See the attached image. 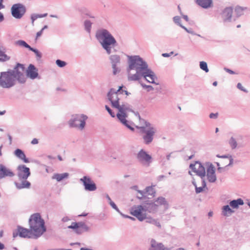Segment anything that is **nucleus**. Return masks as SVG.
I'll return each mask as SVG.
<instances>
[{"label":"nucleus","mask_w":250,"mask_h":250,"mask_svg":"<svg viewBox=\"0 0 250 250\" xmlns=\"http://www.w3.org/2000/svg\"><path fill=\"white\" fill-rule=\"evenodd\" d=\"M128 66L126 68L129 81L140 80V76L148 65L147 62L140 56H127Z\"/></svg>","instance_id":"f257e3e1"},{"label":"nucleus","mask_w":250,"mask_h":250,"mask_svg":"<svg viewBox=\"0 0 250 250\" xmlns=\"http://www.w3.org/2000/svg\"><path fill=\"white\" fill-rule=\"evenodd\" d=\"M95 37L108 55L112 52V48H114L118 45L115 38L106 29H98L96 33Z\"/></svg>","instance_id":"f03ea898"},{"label":"nucleus","mask_w":250,"mask_h":250,"mask_svg":"<svg viewBox=\"0 0 250 250\" xmlns=\"http://www.w3.org/2000/svg\"><path fill=\"white\" fill-rule=\"evenodd\" d=\"M30 228L34 233V238H37L46 231L44 220L41 217L39 213L32 214L29 219Z\"/></svg>","instance_id":"7ed1b4c3"},{"label":"nucleus","mask_w":250,"mask_h":250,"mask_svg":"<svg viewBox=\"0 0 250 250\" xmlns=\"http://www.w3.org/2000/svg\"><path fill=\"white\" fill-rule=\"evenodd\" d=\"M143 121L144 122L145 126L138 127V128L140 129L141 133L144 134L143 136L144 143L146 145H148L152 142L156 129L149 122L145 120H143Z\"/></svg>","instance_id":"20e7f679"},{"label":"nucleus","mask_w":250,"mask_h":250,"mask_svg":"<svg viewBox=\"0 0 250 250\" xmlns=\"http://www.w3.org/2000/svg\"><path fill=\"white\" fill-rule=\"evenodd\" d=\"M16 78L14 72L9 69L0 74V86L4 88H10L15 84Z\"/></svg>","instance_id":"39448f33"},{"label":"nucleus","mask_w":250,"mask_h":250,"mask_svg":"<svg viewBox=\"0 0 250 250\" xmlns=\"http://www.w3.org/2000/svg\"><path fill=\"white\" fill-rule=\"evenodd\" d=\"M87 118V116L83 114L73 115L68 122V124L70 127L78 128L83 130L85 126Z\"/></svg>","instance_id":"423d86ee"},{"label":"nucleus","mask_w":250,"mask_h":250,"mask_svg":"<svg viewBox=\"0 0 250 250\" xmlns=\"http://www.w3.org/2000/svg\"><path fill=\"white\" fill-rule=\"evenodd\" d=\"M26 11V7L21 3L14 4L11 8V15L16 19H21L25 14Z\"/></svg>","instance_id":"0eeeda50"},{"label":"nucleus","mask_w":250,"mask_h":250,"mask_svg":"<svg viewBox=\"0 0 250 250\" xmlns=\"http://www.w3.org/2000/svg\"><path fill=\"white\" fill-rule=\"evenodd\" d=\"M16 79L21 83H24L26 82V77L24 73L26 72L24 64L17 63L13 70Z\"/></svg>","instance_id":"6e6552de"},{"label":"nucleus","mask_w":250,"mask_h":250,"mask_svg":"<svg viewBox=\"0 0 250 250\" xmlns=\"http://www.w3.org/2000/svg\"><path fill=\"white\" fill-rule=\"evenodd\" d=\"M112 107L117 109L119 111V112L116 115L117 117L123 116V117H127V114L126 113V111L133 112V110L130 108L128 104L120 105L117 100L112 103Z\"/></svg>","instance_id":"1a4fd4ad"},{"label":"nucleus","mask_w":250,"mask_h":250,"mask_svg":"<svg viewBox=\"0 0 250 250\" xmlns=\"http://www.w3.org/2000/svg\"><path fill=\"white\" fill-rule=\"evenodd\" d=\"M143 212H146L143 205L134 206L130 209V214L140 221H143L146 218V214Z\"/></svg>","instance_id":"9d476101"},{"label":"nucleus","mask_w":250,"mask_h":250,"mask_svg":"<svg viewBox=\"0 0 250 250\" xmlns=\"http://www.w3.org/2000/svg\"><path fill=\"white\" fill-rule=\"evenodd\" d=\"M68 228L74 229L75 233L79 235L88 232L90 229V228L83 222H72Z\"/></svg>","instance_id":"9b49d317"},{"label":"nucleus","mask_w":250,"mask_h":250,"mask_svg":"<svg viewBox=\"0 0 250 250\" xmlns=\"http://www.w3.org/2000/svg\"><path fill=\"white\" fill-rule=\"evenodd\" d=\"M138 161L142 165L149 166L152 162V157L143 149H141L137 154Z\"/></svg>","instance_id":"f8f14e48"},{"label":"nucleus","mask_w":250,"mask_h":250,"mask_svg":"<svg viewBox=\"0 0 250 250\" xmlns=\"http://www.w3.org/2000/svg\"><path fill=\"white\" fill-rule=\"evenodd\" d=\"M189 168L195 172L197 175L200 176L201 179L205 178L206 176V169L205 167L202 164L197 161L194 164H190Z\"/></svg>","instance_id":"ddd939ff"},{"label":"nucleus","mask_w":250,"mask_h":250,"mask_svg":"<svg viewBox=\"0 0 250 250\" xmlns=\"http://www.w3.org/2000/svg\"><path fill=\"white\" fill-rule=\"evenodd\" d=\"M140 77V79L142 78H144L146 81L149 83L158 84V83H156L155 82V80L157 79V77L155 73L151 69L148 68V65L146 66L145 70L142 73Z\"/></svg>","instance_id":"4468645a"},{"label":"nucleus","mask_w":250,"mask_h":250,"mask_svg":"<svg viewBox=\"0 0 250 250\" xmlns=\"http://www.w3.org/2000/svg\"><path fill=\"white\" fill-rule=\"evenodd\" d=\"M74 9L83 19L87 18L94 19L95 18L92 12L84 6L76 4L74 6Z\"/></svg>","instance_id":"2eb2a0df"},{"label":"nucleus","mask_w":250,"mask_h":250,"mask_svg":"<svg viewBox=\"0 0 250 250\" xmlns=\"http://www.w3.org/2000/svg\"><path fill=\"white\" fill-rule=\"evenodd\" d=\"M109 59L113 69V74L116 75L121 71L120 68L118 66L121 63V57L117 54L111 55L109 56Z\"/></svg>","instance_id":"dca6fc26"},{"label":"nucleus","mask_w":250,"mask_h":250,"mask_svg":"<svg viewBox=\"0 0 250 250\" xmlns=\"http://www.w3.org/2000/svg\"><path fill=\"white\" fill-rule=\"evenodd\" d=\"M80 181L83 183L86 191H93L97 189L96 184L89 176H84L80 179Z\"/></svg>","instance_id":"f3484780"},{"label":"nucleus","mask_w":250,"mask_h":250,"mask_svg":"<svg viewBox=\"0 0 250 250\" xmlns=\"http://www.w3.org/2000/svg\"><path fill=\"white\" fill-rule=\"evenodd\" d=\"M17 175L19 179H27L31 175L30 169L25 165H20L17 168Z\"/></svg>","instance_id":"a211bd4d"},{"label":"nucleus","mask_w":250,"mask_h":250,"mask_svg":"<svg viewBox=\"0 0 250 250\" xmlns=\"http://www.w3.org/2000/svg\"><path fill=\"white\" fill-rule=\"evenodd\" d=\"M206 166H207V177L208 181L210 183H214L216 181L215 167L210 162L206 163Z\"/></svg>","instance_id":"6ab92c4d"},{"label":"nucleus","mask_w":250,"mask_h":250,"mask_svg":"<svg viewBox=\"0 0 250 250\" xmlns=\"http://www.w3.org/2000/svg\"><path fill=\"white\" fill-rule=\"evenodd\" d=\"M234 16L233 18V21H236L240 17L250 14V8L248 7L241 6L236 5L234 8Z\"/></svg>","instance_id":"aec40b11"},{"label":"nucleus","mask_w":250,"mask_h":250,"mask_svg":"<svg viewBox=\"0 0 250 250\" xmlns=\"http://www.w3.org/2000/svg\"><path fill=\"white\" fill-rule=\"evenodd\" d=\"M233 7H227L222 11L221 15L224 22H230L232 19Z\"/></svg>","instance_id":"412c9836"},{"label":"nucleus","mask_w":250,"mask_h":250,"mask_svg":"<svg viewBox=\"0 0 250 250\" xmlns=\"http://www.w3.org/2000/svg\"><path fill=\"white\" fill-rule=\"evenodd\" d=\"M17 228L19 231V236L20 237L32 238L34 237V233H33V230L30 228V229H27L20 226H18Z\"/></svg>","instance_id":"4be33fe9"},{"label":"nucleus","mask_w":250,"mask_h":250,"mask_svg":"<svg viewBox=\"0 0 250 250\" xmlns=\"http://www.w3.org/2000/svg\"><path fill=\"white\" fill-rule=\"evenodd\" d=\"M143 206L146 211H147L150 213L156 211L158 208V205L155 204V202L149 201L148 199L144 202Z\"/></svg>","instance_id":"5701e85b"},{"label":"nucleus","mask_w":250,"mask_h":250,"mask_svg":"<svg viewBox=\"0 0 250 250\" xmlns=\"http://www.w3.org/2000/svg\"><path fill=\"white\" fill-rule=\"evenodd\" d=\"M26 76L30 79L34 80L38 78L39 73L38 69L32 64H30L26 70Z\"/></svg>","instance_id":"b1692460"},{"label":"nucleus","mask_w":250,"mask_h":250,"mask_svg":"<svg viewBox=\"0 0 250 250\" xmlns=\"http://www.w3.org/2000/svg\"><path fill=\"white\" fill-rule=\"evenodd\" d=\"M14 175V173L10 169L7 168L2 164H0V179H2L5 177H12Z\"/></svg>","instance_id":"393cba45"},{"label":"nucleus","mask_w":250,"mask_h":250,"mask_svg":"<svg viewBox=\"0 0 250 250\" xmlns=\"http://www.w3.org/2000/svg\"><path fill=\"white\" fill-rule=\"evenodd\" d=\"M196 3L204 9H208L213 6L212 0H194Z\"/></svg>","instance_id":"a878e982"},{"label":"nucleus","mask_w":250,"mask_h":250,"mask_svg":"<svg viewBox=\"0 0 250 250\" xmlns=\"http://www.w3.org/2000/svg\"><path fill=\"white\" fill-rule=\"evenodd\" d=\"M21 180V183L15 182L14 185L18 189H21L23 188H29L31 187V183L27 181V179H19Z\"/></svg>","instance_id":"bb28decb"},{"label":"nucleus","mask_w":250,"mask_h":250,"mask_svg":"<svg viewBox=\"0 0 250 250\" xmlns=\"http://www.w3.org/2000/svg\"><path fill=\"white\" fill-rule=\"evenodd\" d=\"M14 154L19 159L22 160L25 163H29V159L26 158L23 150L20 148H17L14 152Z\"/></svg>","instance_id":"cd10ccee"},{"label":"nucleus","mask_w":250,"mask_h":250,"mask_svg":"<svg viewBox=\"0 0 250 250\" xmlns=\"http://www.w3.org/2000/svg\"><path fill=\"white\" fill-rule=\"evenodd\" d=\"M120 122L125 127H126L128 129L130 130L133 131H134V128L132 126L134 124L132 122H130L126 119V117H117Z\"/></svg>","instance_id":"c85d7f7f"},{"label":"nucleus","mask_w":250,"mask_h":250,"mask_svg":"<svg viewBox=\"0 0 250 250\" xmlns=\"http://www.w3.org/2000/svg\"><path fill=\"white\" fill-rule=\"evenodd\" d=\"M244 204V201L241 198H238L237 199H234L231 200L229 205L233 209H238L240 206H243Z\"/></svg>","instance_id":"c756f323"},{"label":"nucleus","mask_w":250,"mask_h":250,"mask_svg":"<svg viewBox=\"0 0 250 250\" xmlns=\"http://www.w3.org/2000/svg\"><path fill=\"white\" fill-rule=\"evenodd\" d=\"M151 248L149 250H165L164 246L161 243H157L156 241L151 239L150 241Z\"/></svg>","instance_id":"7c9ffc66"},{"label":"nucleus","mask_w":250,"mask_h":250,"mask_svg":"<svg viewBox=\"0 0 250 250\" xmlns=\"http://www.w3.org/2000/svg\"><path fill=\"white\" fill-rule=\"evenodd\" d=\"M229 205L224 206L222 208V215L224 216L228 217L234 212V210L230 208Z\"/></svg>","instance_id":"2f4dec72"},{"label":"nucleus","mask_w":250,"mask_h":250,"mask_svg":"<svg viewBox=\"0 0 250 250\" xmlns=\"http://www.w3.org/2000/svg\"><path fill=\"white\" fill-rule=\"evenodd\" d=\"M69 176L68 173H55L53 176V179H56L58 182H60L64 179L67 178Z\"/></svg>","instance_id":"473e14b6"},{"label":"nucleus","mask_w":250,"mask_h":250,"mask_svg":"<svg viewBox=\"0 0 250 250\" xmlns=\"http://www.w3.org/2000/svg\"><path fill=\"white\" fill-rule=\"evenodd\" d=\"M123 87H124L123 85L120 86L119 87V89L117 90H116V89H115L113 88H110L107 94V96L108 100H111V96H112L113 95L114 96V95H115V94H118L119 93H120V92H121L122 88H123Z\"/></svg>","instance_id":"72a5a7b5"},{"label":"nucleus","mask_w":250,"mask_h":250,"mask_svg":"<svg viewBox=\"0 0 250 250\" xmlns=\"http://www.w3.org/2000/svg\"><path fill=\"white\" fill-rule=\"evenodd\" d=\"M155 202L158 203L159 205H164L166 208H167L168 207V204L166 198L162 196L158 197L155 200Z\"/></svg>","instance_id":"f704fd0d"},{"label":"nucleus","mask_w":250,"mask_h":250,"mask_svg":"<svg viewBox=\"0 0 250 250\" xmlns=\"http://www.w3.org/2000/svg\"><path fill=\"white\" fill-rule=\"evenodd\" d=\"M47 16V13H44V14H32L31 15V20L32 21V25H34V21L38 18H42L45 17Z\"/></svg>","instance_id":"c9c22d12"},{"label":"nucleus","mask_w":250,"mask_h":250,"mask_svg":"<svg viewBox=\"0 0 250 250\" xmlns=\"http://www.w3.org/2000/svg\"><path fill=\"white\" fill-rule=\"evenodd\" d=\"M145 192L146 195H151L153 197L155 196L156 191L153 186H148L145 188Z\"/></svg>","instance_id":"e433bc0d"},{"label":"nucleus","mask_w":250,"mask_h":250,"mask_svg":"<svg viewBox=\"0 0 250 250\" xmlns=\"http://www.w3.org/2000/svg\"><path fill=\"white\" fill-rule=\"evenodd\" d=\"M92 24V23L89 20H86L84 21L83 25L84 29L88 33L91 32Z\"/></svg>","instance_id":"4c0bfd02"},{"label":"nucleus","mask_w":250,"mask_h":250,"mask_svg":"<svg viewBox=\"0 0 250 250\" xmlns=\"http://www.w3.org/2000/svg\"><path fill=\"white\" fill-rule=\"evenodd\" d=\"M10 59V56L7 55L4 52L0 50V62H5L9 61Z\"/></svg>","instance_id":"58836bf2"},{"label":"nucleus","mask_w":250,"mask_h":250,"mask_svg":"<svg viewBox=\"0 0 250 250\" xmlns=\"http://www.w3.org/2000/svg\"><path fill=\"white\" fill-rule=\"evenodd\" d=\"M16 44L19 46H23L26 48L28 49L29 50H30V47H31V46H30L28 43L26 42L23 40L17 41L16 42Z\"/></svg>","instance_id":"ea45409f"},{"label":"nucleus","mask_w":250,"mask_h":250,"mask_svg":"<svg viewBox=\"0 0 250 250\" xmlns=\"http://www.w3.org/2000/svg\"><path fill=\"white\" fill-rule=\"evenodd\" d=\"M229 144L232 149L236 148L237 146V142L235 139L233 137H231L229 139Z\"/></svg>","instance_id":"a19ab883"},{"label":"nucleus","mask_w":250,"mask_h":250,"mask_svg":"<svg viewBox=\"0 0 250 250\" xmlns=\"http://www.w3.org/2000/svg\"><path fill=\"white\" fill-rule=\"evenodd\" d=\"M137 192L141 194V196H137V198L140 200L144 199H148V198L147 197V196L146 195V192H145V189L144 190H137Z\"/></svg>","instance_id":"79ce46f5"},{"label":"nucleus","mask_w":250,"mask_h":250,"mask_svg":"<svg viewBox=\"0 0 250 250\" xmlns=\"http://www.w3.org/2000/svg\"><path fill=\"white\" fill-rule=\"evenodd\" d=\"M29 50L33 52L36 54L38 60H40L42 57V54L37 49L31 47Z\"/></svg>","instance_id":"37998d69"},{"label":"nucleus","mask_w":250,"mask_h":250,"mask_svg":"<svg viewBox=\"0 0 250 250\" xmlns=\"http://www.w3.org/2000/svg\"><path fill=\"white\" fill-rule=\"evenodd\" d=\"M200 68L205 71L206 72H208L209 71V69L208 67L207 63L204 61H201L200 62Z\"/></svg>","instance_id":"c03bdc74"},{"label":"nucleus","mask_w":250,"mask_h":250,"mask_svg":"<svg viewBox=\"0 0 250 250\" xmlns=\"http://www.w3.org/2000/svg\"><path fill=\"white\" fill-rule=\"evenodd\" d=\"M147 222L150 223L151 224L155 225L156 226L160 228L161 227V224L157 220H155L154 219L150 218H147L146 220Z\"/></svg>","instance_id":"a18cd8bd"},{"label":"nucleus","mask_w":250,"mask_h":250,"mask_svg":"<svg viewBox=\"0 0 250 250\" xmlns=\"http://www.w3.org/2000/svg\"><path fill=\"white\" fill-rule=\"evenodd\" d=\"M56 64L60 67H63L66 65V62L64 61L58 59L56 61Z\"/></svg>","instance_id":"49530a36"},{"label":"nucleus","mask_w":250,"mask_h":250,"mask_svg":"<svg viewBox=\"0 0 250 250\" xmlns=\"http://www.w3.org/2000/svg\"><path fill=\"white\" fill-rule=\"evenodd\" d=\"M173 21L177 25L180 26V24H182L181 23V18L179 16H176L173 18Z\"/></svg>","instance_id":"de8ad7c7"},{"label":"nucleus","mask_w":250,"mask_h":250,"mask_svg":"<svg viewBox=\"0 0 250 250\" xmlns=\"http://www.w3.org/2000/svg\"><path fill=\"white\" fill-rule=\"evenodd\" d=\"M117 100L118 101V103L119 104L120 99L118 97V94H115V95H114V96L113 95L111 97V100H109V101L110 102L112 106V103L116 102L117 101Z\"/></svg>","instance_id":"09e8293b"},{"label":"nucleus","mask_w":250,"mask_h":250,"mask_svg":"<svg viewBox=\"0 0 250 250\" xmlns=\"http://www.w3.org/2000/svg\"><path fill=\"white\" fill-rule=\"evenodd\" d=\"M105 108L112 117H115V114L114 112H113V110L108 105H105Z\"/></svg>","instance_id":"8fccbe9b"},{"label":"nucleus","mask_w":250,"mask_h":250,"mask_svg":"<svg viewBox=\"0 0 250 250\" xmlns=\"http://www.w3.org/2000/svg\"><path fill=\"white\" fill-rule=\"evenodd\" d=\"M237 88L240 89V90L245 92L248 93V91L245 88H244L242 85V84L240 83H238L237 84Z\"/></svg>","instance_id":"3c124183"},{"label":"nucleus","mask_w":250,"mask_h":250,"mask_svg":"<svg viewBox=\"0 0 250 250\" xmlns=\"http://www.w3.org/2000/svg\"><path fill=\"white\" fill-rule=\"evenodd\" d=\"M204 188L202 187H197V186H196L195 192L197 194L200 193L204 191Z\"/></svg>","instance_id":"603ef678"},{"label":"nucleus","mask_w":250,"mask_h":250,"mask_svg":"<svg viewBox=\"0 0 250 250\" xmlns=\"http://www.w3.org/2000/svg\"><path fill=\"white\" fill-rule=\"evenodd\" d=\"M121 216L122 217H123L124 218H128V219H130V220H133V221H135L136 220L135 218H134L133 217H131V216H130L124 214V213L123 214H121Z\"/></svg>","instance_id":"864d4df0"},{"label":"nucleus","mask_w":250,"mask_h":250,"mask_svg":"<svg viewBox=\"0 0 250 250\" xmlns=\"http://www.w3.org/2000/svg\"><path fill=\"white\" fill-rule=\"evenodd\" d=\"M218 115V113H211L209 114V117L211 119H216L217 118Z\"/></svg>","instance_id":"5fc2aeb1"},{"label":"nucleus","mask_w":250,"mask_h":250,"mask_svg":"<svg viewBox=\"0 0 250 250\" xmlns=\"http://www.w3.org/2000/svg\"><path fill=\"white\" fill-rule=\"evenodd\" d=\"M224 70L228 73H229L230 74H235L236 73L233 71V70L229 69L228 68L225 67Z\"/></svg>","instance_id":"6e6d98bb"},{"label":"nucleus","mask_w":250,"mask_h":250,"mask_svg":"<svg viewBox=\"0 0 250 250\" xmlns=\"http://www.w3.org/2000/svg\"><path fill=\"white\" fill-rule=\"evenodd\" d=\"M229 164L228 165L226 166L227 167L230 166L231 165H232V164L233 163V159L231 155H230V156L229 157Z\"/></svg>","instance_id":"4d7b16f0"},{"label":"nucleus","mask_w":250,"mask_h":250,"mask_svg":"<svg viewBox=\"0 0 250 250\" xmlns=\"http://www.w3.org/2000/svg\"><path fill=\"white\" fill-rule=\"evenodd\" d=\"M188 33H189V34H192L193 35H196V36H198L199 37H201V36L199 34H197L195 32H194L191 28H189L188 29Z\"/></svg>","instance_id":"13d9d810"},{"label":"nucleus","mask_w":250,"mask_h":250,"mask_svg":"<svg viewBox=\"0 0 250 250\" xmlns=\"http://www.w3.org/2000/svg\"><path fill=\"white\" fill-rule=\"evenodd\" d=\"M230 155H220L219 154L216 155V157L220 158H229Z\"/></svg>","instance_id":"bf43d9fd"},{"label":"nucleus","mask_w":250,"mask_h":250,"mask_svg":"<svg viewBox=\"0 0 250 250\" xmlns=\"http://www.w3.org/2000/svg\"><path fill=\"white\" fill-rule=\"evenodd\" d=\"M226 167H227L226 166H225V167H217V171L219 173H222Z\"/></svg>","instance_id":"052dcab7"},{"label":"nucleus","mask_w":250,"mask_h":250,"mask_svg":"<svg viewBox=\"0 0 250 250\" xmlns=\"http://www.w3.org/2000/svg\"><path fill=\"white\" fill-rule=\"evenodd\" d=\"M124 92L127 96H128L130 94V93L128 92L127 90H123L122 89L119 93L123 94Z\"/></svg>","instance_id":"680f3d73"},{"label":"nucleus","mask_w":250,"mask_h":250,"mask_svg":"<svg viewBox=\"0 0 250 250\" xmlns=\"http://www.w3.org/2000/svg\"><path fill=\"white\" fill-rule=\"evenodd\" d=\"M133 113H134V115H135L136 117H138V119L141 120V116L139 114V113L138 112V111H136V112H135L133 111V112H132Z\"/></svg>","instance_id":"e2e57ef3"},{"label":"nucleus","mask_w":250,"mask_h":250,"mask_svg":"<svg viewBox=\"0 0 250 250\" xmlns=\"http://www.w3.org/2000/svg\"><path fill=\"white\" fill-rule=\"evenodd\" d=\"M202 187L204 188H205L207 186L206 183L204 178L202 179Z\"/></svg>","instance_id":"0e129e2a"},{"label":"nucleus","mask_w":250,"mask_h":250,"mask_svg":"<svg viewBox=\"0 0 250 250\" xmlns=\"http://www.w3.org/2000/svg\"><path fill=\"white\" fill-rule=\"evenodd\" d=\"M38 143V140L36 138H34L31 141V144L33 145L37 144Z\"/></svg>","instance_id":"69168bd1"},{"label":"nucleus","mask_w":250,"mask_h":250,"mask_svg":"<svg viewBox=\"0 0 250 250\" xmlns=\"http://www.w3.org/2000/svg\"><path fill=\"white\" fill-rule=\"evenodd\" d=\"M110 204V205L111 206V207L113 208H116L117 206L115 204V203L113 202V201H111L110 203H109Z\"/></svg>","instance_id":"338daca9"},{"label":"nucleus","mask_w":250,"mask_h":250,"mask_svg":"<svg viewBox=\"0 0 250 250\" xmlns=\"http://www.w3.org/2000/svg\"><path fill=\"white\" fill-rule=\"evenodd\" d=\"M43 31L41 30L40 31L38 32L36 34V38L40 37L42 34Z\"/></svg>","instance_id":"774afa93"}]
</instances>
